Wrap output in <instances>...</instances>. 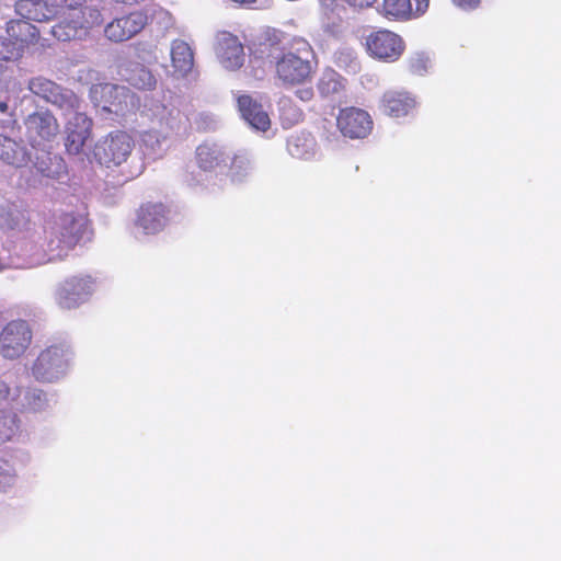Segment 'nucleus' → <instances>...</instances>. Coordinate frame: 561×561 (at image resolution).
Here are the masks:
<instances>
[{
  "instance_id": "obj_40",
  "label": "nucleus",
  "mask_w": 561,
  "mask_h": 561,
  "mask_svg": "<svg viewBox=\"0 0 561 561\" xmlns=\"http://www.w3.org/2000/svg\"><path fill=\"white\" fill-rule=\"evenodd\" d=\"M18 58V48L10 46L8 39L0 37V62Z\"/></svg>"
},
{
  "instance_id": "obj_9",
  "label": "nucleus",
  "mask_w": 561,
  "mask_h": 561,
  "mask_svg": "<svg viewBox=\"0 0 561 561\" xmlns=\"http://www.w3.org/2000/svg\"><path fill=\"white\" fill-rule=\"evenodd\" d=\"M32 342V331L24 320H13L0 330V354L7 359L23 355Z\"/></svg>"
},
{
  "instance_id": "obj_38",
  "label": "nucleus",
  "mask_w": 561,
  "mask_h": 561,
  "mask_svg": "<svg viewBox=\"0 0 561 561\" xmlns=\"http://www.w3.org/2000/svg\"><path fill=\"white\" fill-rule=\"evenodd\" d=\"M431 58L424 53H415L409 58V69L412 73L424 76L431 68Z\"/></svg>"
},
{
  "instance_id": "obj_11",
  "label": "nucleus",
  "mask_w": 561,
  "mask_h": 561,
  "mask_svg": "<svg viewBox=\"0 0 561 561\" xmlns=\"http://www.w3.org/2000/svg\"><path fill=\"white\" fill-rule=\"evenodd\" d=\"M147 23L148 15L145 11H133L108 22L104 26V36L112 43H123L140 33Z\"/></svg>"
},
{
  "instance_id": "obj_16",
  "label": "nucleus",
  "mask_w": 561,
  "mask_h": 561,
  "mask_svg": "<svg viewBox=\"0 0 561 561\" xmlns=\"http://www.w3.org/2000/svg\"><path fill=\"white\" fill-rule=\"evenodd\" d=\"M147 115L160 126L180 131L190 125L188 116L175 106H170L160 100L149 98L144 104Z\"/></svg>"
},
{
  "instance_id": "obj_6",
  "label": "nucleus",
  "mask_w": 561,
  "mask_h": 561,
  "mask_svg": "<svg viewBox=\"0 0 561 561\" xmlns=\"http://www.w3.org/2000/svg\"><path fill=\"white\" fill-rule=\"evenodd\" d=\"M135 147L133 137L125 131H113L94 146L95 161L105 168L119 167L130 157Z\"/></svg>"
},
{
  "instance_id": "obj_24",
  "label": "nucleus",
  "mask_w": 561,
  "mask_h": 561,
  "mask_svg": "<svg viewBox=\"0 0 561 561\" xmlns=\"http://www.w3.org/2000/svg\"><path fill=\"white\" fill-rule=\"evenodd\" d=\"M41 151L35 156L33 165L44 178L58 180L67 173L64 159L46 150V147H39Z\"/></svg>"
},
{
  "instance_id": "obj_22",
  "label": "nucleus",
  "mask_w": 561,
  "mask_h": 561,
  "mask_svg": "<svg viewBox=\"0 0 561 561\" xmlns=\"http://www.w3.org/2000/svg\"><path fill=\"white\" fill-rule=\"evenodd\" d=\"M228 149L219 144L205 142L196 149V162L203 171L227 167Z\"/></svg>"
},
{
  "instance_id": "obj_2",
  "label": "nucleus",
  "mask_w": 561,
  "mask_h": 561,
  "mask_svg": "<svg viewBox=\"0 0 561 561\" xmlns=\"http://www.w3.org/2000/svg\"><path fill=\"white\" fill-rule=\"evenodd\" d=\"M15 12L36 22L65 16V22L50 28L51 35L62 42L81 38L103 21L99 4L88 0H19Z\"/></svg>"
},
{
  "instance_id": "obj_15",
  "label": "nucleus",
  "mask_w": 561,
  "mask_h": 561,
  "mask_svg": "<svg viewBox=\"0 0 561 561\" xmlns=\"http://www.w3.org/2000/svg\"><path fill=\"white\" fill-rule=\"evenodd\" d=\"M215 53L220 65L227 70H237L244 65V47L239 38L226 31L218 32Z\"/></svg>"
},
{
  "instance_id": "obj_10",
  "label": "nucleus",
  "mask_w": 561,
  "mask_h": 561,
  "mask_svg": "<svg viewBox=\"0 0 561 561\" xmlns=\"http://www.w3.org/2000/svg\"><path fill=\"white\" fill-rule=\"evenodd\" d=\"M64 115L67 119L65 125L66 150L70 154H78L91 135L92 121L80 111V106L76 110L64 111Z\"/></svg>"
},
{
  "instance_id": "obj_42",
  "label": "nucleus",
  "mask_w": 561,
  "mask_h": 561,
  "mask_svg": "<svg viewBox=\"0 0 561 561\" xmlns=\"http://www.w3.org/2000/svg\"><path fill=\"white\" fill-rule=\"evenodd\" d=\"M16 205L13 203H9L7 201L0 199V226H8L9 221L4 219V216L11 210V207H15Z\"/></svg>"
},
{
  "instance_id": "obj_1",
  "label": "nucleus",
  "mask_w": 561,
  "mask_h": 561,
  "mask_svg": "<svg viewBox=\"0 0 561 561\" xmlns=\"http://www.w3.org/2000/svg\"><path fill=\"white\" fill-rule=\"evenodd\" d=\"M10 230L2 244L3 268H34L56 260H61L81 241L87 219L76 213H54L44 225L36 226L28 214L18 205L4 216Z\"/></svg>"
},
{
  "instance_id": "obj_45",
  "label": "nucleus",
  "mask_w": 561,
  "mask_h": 561,
  "mask_svg": "<svg viewBox=\"0 0 561 561\" xmlns=\"http://www.w3.org/2000/svg\"><path fill=\"white\" fill-rule=\"evenodd\" d=\"M351 7L363 9L370 7L376 0H345Z\"/></svg>"
},
{
  "instance_id": "obj_34",
  "label": "nucleus",
  "mask_w": 561,
  "mask_h": 561,
  "mask_svg": "<svg viewBox=\"0 0 561 561\" xmlns=\"http://www.w3.org/2000/svg\"><path fill=\"white\" fill-rule=\"evenodd\" d=\"M279 116L285 128L299 123L302 118V111L288 98H283L278 103Z\"/></svg>"
},
{
  "instance_id": "obj_3",
  "label": "nucleus",
  "mask_w": 561,
  "mask_h": 561,
  "mask_svg": "<svg viewBox=\"0 0 561 561\" xmlns=\"http://www.w3.org/2000/svg\"><path fill=\"white\" fill-rule=\"evenodd\" d=\"M314 54L304 38H295L287 49H280L276 42L261 41L252 53V61L274 65L277 79L285 87L304 84L311 79Z\"/></svg>"
},
{
  "instance_id": "obj_26",
  "label": "nucleus",
  "mask_w": 561,
  "mask_h": 561,
  "mask_svg": "<svg viewBox=\"0 0 561 561\" xmlns=\"http://www.w3.org/2000/svg\"><path fill=\"white\" fill-rule=\"evenodd\" d=\"M287 151L296 159L309 160L317 154V142L309 133H298L287 139Z\"/></svg>"
},
{
  "instance_id": "obj_28",
  "label": "nucleus",
  "mask_w": 561,
  "mask_h": 561,
  "mask_svg": "<svg viewBox=\"0 0 561 561\" xmlns=\"http://www.w3.org/2000/svg\"><path fill=\"white\" fill-rule=\"evenodd\" d=\"M0 159L7 164L20 168L26 163L28 156L22 142L0 135Z\"/></svg>"
},
{
  "instance_id": "obj_23",
  "label": "nucleus",
  "mask_w": 561,
  "mask_h": 561,
  "mask_svg": "<svg viewBox=\"0 0 561 561\" xmlns=\"http://www.w3.org/2000/svg\"><path fill=\"white\" fill-rule=\"evenodd\" d=\"M227 163V175L233 183L244 182L251 175L254 168L253 159L245 149L229 150Z\"/></svg>"
},
{
  "instance_id": "obj_7",
  "label": "nucleus",
  "mask_w": 561,
  "mask_h": 561,
  "mask_svg": "<svg viewBox=\"0 0 561 561\" xmlns=\"http://www.w3.org/2000/svg\"><path fill=\"white\" fill-rule=\"evenodd\" d=\"M90 99L103 112L123 116L135 107V95L126 88L113 83H99L90 89Z\"/></svg>"
},
{
  "instance_id": "obj_31",
  "label": "nucleus",
  "mask_w": 561,
  "mask_h": 561,
  "mask_svg": "<svg viewBox=\"0 0 561 561\" xmlns=\"http://www.w3.org/2000/svg\"><path fill=\"white\" fill-rule=\"evenodd\" d=\"M22 394V388L16 377L11 374L0 376V408L13 409Z\"/></svg>"
},
{
  "instance_id": "obj_18",
  "label": "nucleus",
  "mask_w": 561,
  "mask_h": 561,
  "mask_svg": "<svg viewBox=\"0 0 561 561\" xmlns=\"http://www.w3.org/2000/svg\"><path fill=\"white\" fill-rule=\"evenodd\" d=\"M238 111L244 122L256 131H267L271 118L263 105L250 94L237 95Z\"/></svg>"
},
{
  "instance_id": "obj_13",
  "label": "nucleus",
  "mask_w": 561,
  "mask_h": 561,
  "mask_svg": "<svg viewBox=\"0 0 561 561\" xmlns=\"http://www.w3.org/2000/svg\"><path fill=\"white\" fill-rule=\"evenodd\" d=\"M366 47L369 55L374 58L393 62L403 54L404 42L398 34L383 30L367 36Z\"/></svg>"
},
{
  "instance_id": "obj_32",
  "label": "nucleus",
  "mask_w": 561,
  "mask_h": 561,
  "mask_svg": "<svg viewBox=\"0 0 561 561\" xmlns=\"http://www.w3.org/2000/svg\"><path fill=\"white\" fill-rule=\"evenodd\" d=\"M380 12L389 20L407 21L413 19L411 0H383Z\"/></svg>"
},
{
  "instance_id": "obj_46",
  "label": "nucleus",
  "mask_w": 561,
  "mask_h": 561,
  "mask_svg": "<svg viewBox=\"0 0 561 561\" xmlns=\"http://www.w3.org/2000/svg\"><path fill=\"white\" fill-rule=\"evenodd\" d=\"M2 270V249L0 250V271Z\"/></svg>"
},
{
  "instance_id": "obj_41",
  "label": "nucleus",
  "mask_w": 561,
  "mask_h": 561,
  "mask_svg": "<svg viewBox=\"0 0 561 561\" xmlns=\"http://www.w3.org/2000/svg\"><path fill=\"white\" fill-rule=\"evenodd\" d=\"M451 2L460 10L471 11L480 5L481 0H451Z\"/></svg>"
},
{
  "instance_id": "obj_39",
  "label": "nucleus",
  "mask_w": 561,
  "mask_h": 561,
  "mask_svg": "<svg viewBox=\"0 0 561 561\" xmlns=\"http://www.w3.org/2000/svg\"><path fill=\"white\" fill-rule=\"evenodd\" d=\"M13 111L9 106L8 98L0 96V126H11L15 123Z\"/></svg>"
},
{
  "instance_id": "obj_35",
  "label": "nucleus",
  "mask_w": 561,
  "mask_h": 561,
  "mask_svg": "<svg viewBox=\"0 0 561 561\" xmlns=\"http://www.w3.org/2000/svg\"><path fill=\"white\" fill-rule=\"evenodd\" d=\"M322 7L332 10V34L342 32L346 10L343 5L336 3V0H319Z\"/></svg>"
},
{
  "instance_id": "obj_36",
  "label": "nucleus",
  "mask_w": 561,
  "mask_h": 561,
  "mask_svg": "<svg viewBox=\"0 0 561 561\" xmlns=\"http://www.w3.org/2000/svg\"><path fill=\"white\" fill-rule=\"evenodd\" d=\"M16 481V474L13 466L4 460L0 459V492H8Z\"/></svg>"
},
{
  "instance_id": "obj_44",
  "label": "nucleus",
  "mask_w": 561,
  "mask_h": 561,
  "mask_svg": "<svg viewBox=\"0 0 561 561\" xmlns=\"http://www.w3.org/2000/svg\"><path fill=\"white\" fill-rule=\"evenodd\" d=\"M296 96L304 102H308L313 98L312 88H301L296 91Z\"/></svg>"
},
{
  "instance_id": "obj_25",
  "label": "nucleus",
  "mask_w": 561,
  "mask_h": 561,
  "mask_svg": "<svg viewBox=\"0 0 561 561\" xmlns=\"http://www.w3.org/2000/svg\"><path fill=\"white\" fill-rule=\"evenodd\" d=\"M171 62L174 72L180 77L187 76L194 67V50L191 45L180 38L173 39L170 47Z\"/></svg>"
},
{
  "instance_id": "obj_21",
  "label": "nucleus",
  "mask_w": 561,
  "mask_h": 561,
  "mask_svg": "<svg viewBox=\"0 0 561 561\" xmlns=\"http://www.w3.org/2000/svg\"><path fill=\"white\" fill-rule=\"evenodd\" d=\"M170 148L169 138L156 129L144 130L139 135V150L145 159L156 161L163 158Z\"/></svg>"
},
{
  "instance_id": "obj_27",
  "label": "nucleus",
  "mask_w": 561,
  "mask_h": 561,
  "mask_svg": "<svg viewBox=\"0 0 561 561\" xmlns=\"http://www.w3.org/2000/svg\"><path fill=\"white\" fill-rule=\"evenodd\" d=\"M346 87V80L333 69H327L322 72L317 88L322 98L340 99Z\"/></svg>"
},
{
  "instance_id": "obj_33",
  "label": "nucleus",
  "mask_w": 561,
  "mask_h": 561,
  "mask_svg": "<svg viewBox=\"0 0 561 561\" xmlns=\"http://www.w3.org/2000/svg\"><path fill=\"white\" fill-rule=\"evenodd\" d=\"M13 409H0V443L14 438L19 432V420Z\"/></svg>"
},
{
  "instance_id": "obj_14",
  "label": "nucleus",
  "mask_w": 561,
  "mask_h": 561,
  "mask_svg": "<svg viewBox=\"0 0 561 561\" xmlns=\"http://www.w3.org/2000/svg\"><path fill=\"white\" fill-rule=\"evenodd\" d=\"M336 124L341 134L350 139L366 138L371 133L374 125L369 113L358 107L341 110Z\"/></svg>"
},
{
  "instance_id": "obj_19",
  "label": "nucleus",
  "mask_w": 561,
  "mask_h": 561,
  "mask_svg": "<svg viewBox=\"0 0 561 561\" xmlns=\"http://www.w3.org/2000/svg\"><path fill=\"white\" fill-rule=\"evenodd\" d=\"M417 105L414 95L407 91L389 90L383 93L381 98V111L394 118H400L410 115Z\"/></svg>"
},
{
  "instance_id": "obj_4",
  "label": "nucleus",
  "mask_w": 561,
  "mask_h": 561,
  "mask_svg": "<svg viewBox=\"0 0 561 561\" xmlns=\"http://www.w3.org/2000/svg\"><path fill=\"white\" fill-rule=\"evenodd\" d=\"M73 353L66 343L53 344L34 360L31 373L41 382H56L70 370Z\"/></svg>"
},
{
  "instance_id": "obj_37",
  "label": "nucleus",
  "mask_w": 561,
  "mask_h": 561,
  "mask_svg": "<svg viewBox=\"0 0 561 561\" xmlns=\"http://www.w3.org/2000/svg\"><path fill=\"white\" fill-rule=\"evenodd\" d=\"M336 64L348 72L359 71V62L352 49H341L336 53Z\"/></svg>"
},
{
  "instance_id": "obj_29",
  "label": "nucleus",
  "mask_w": 561,
  "mask_h": 561,
  "mask_svg": "<svg viewBox=\"0 0 561 561\" xmlns=\"http://www.w3.org/2000/svg\"><path fill=\"white\" fill-rule=\"evenodd\" d=\"M50 398L46 392L41 389H28L23 398H19L14 403L16 410H23L28 412H42L50 408Z\"/></svg>"
},
{
  "instance_id": "obj_20",
  "label": "nucleus",
  "mask_w": 561,
  "mask_h": 561,
  "mask_svg": "<svg viewBox=\"0 0 561 561\" xmlns=\"http://www.w3.org/2000/svg\"><path fill=\"white\" fill-rule=\"evenodd\" d=\"M21 18L22 20H12L7 23L8 42L10 46L18 48V58L22 55L25 46L33 43L39 33L36 26L28 22L32 21L31 19Z\"/></svg>"
},
{
  "instance_id": "obj_30",
  "label": "nucleus",
  "mask_w": 561,
  "mask_h": 561,
  "mask_svg": "<svg viewBox=\"0 0 561 561\" xmlns=\"http://www.w3.org/2000/svg\"><path fill=\"white\" fill-rule=\"evenodd\" d=\"M122 76L130 85L137 89H151L157 83V80L151 71L139 64L131 65L123 69Z\"/></svg>"
},
{
  "instance_id": "obj_17",
  "label": "nucleus",
  "mask_w": 561,
  "mask_h": 561,
  "mask_svg": "<svg viewBox=\"0 0 561 561\" xmlns=\"http://www.w3.org/2000/svg\"><path fill=\"white\" fill-rule=\"evenodd\" d=\"M168 210L162 204H146L140 207L135 221V233L156 234L162 231L168 224Z\"/></svg>"
},
{
  "instance_id": "obj_12",
  "label": "nucleus",
  "mask_w": 561,
  "mask_h": 561,
  "mask_svg": "<svg viewBox=\"0 0 561 561\" xmlns=\"http://www.w3.org/2000/svg\"><path fill=\"white\" fill-rule=\"evenodd\" d=\"M26 137L33 148L46 147L58 134L59 125L49 111H38L25 119Z\"/></svg>"
},
{
  "instance_id": "obj_43",
  "label": "nucleus",
  "mask_w": 561,
  "mask_h": 561,
  "mask_svg": "<svg viewBox=\"0 0 561 561\" xmlns=\"http://www.w3.org/2000/svg\"><path fill=\"white\" fill-rule=\"evenodd\" d=\"M414 2L415 10H413V18H419L426 12L430 0H414Z\"/></svg>"
},
{
  "instance_id": "obj_8",
  "label": "nucleus",
  "mask_w": 561,
  "mask_h": 561,
  "mask_svg": "<svg viewBox=\"0 0 561 561\" xmlns=\"http://www.w3.org/2000/svg\"><path fill=\"white\" fill-rule=\"evenodd\" d=\"M27 88L34 95L59 107L62 112L76 110L80 106L79 98L71 90L64 89L47 78H32Z\"/></svg>"
},
{
  "instance_id": "obj_5",
  "label": "nucleus",
  "mask_w": 561,
  "mask_h": 561,
  "mask_svg": "<svg viewBox=\"0 0 561 561\" xmlns=\"http://www.w3.org/2000/svg\"><path fill=\"white\" fill-rule=\"evenodd\" d=\"M95 290V278L85 274L73 275L56 285L53 299L59 309L73 310L88 302Z\"/></svg>"
}]
</instances>
